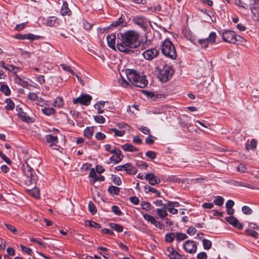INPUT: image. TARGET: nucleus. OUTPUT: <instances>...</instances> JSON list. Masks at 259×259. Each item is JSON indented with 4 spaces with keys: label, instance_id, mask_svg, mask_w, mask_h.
Instances as JSON below:
<instances>
[{
    "label": "nucleus",
    "instance_id": "obj_1",
    "mask_svg": "<svg viewBox=\"0 0 259 259\" xmlns=\"http://www.w3.org/2000/svg\"><path fill=\"white\" fill-rule=\"evenodd\" d=\"M117 36L116 47L121 52H126L128 50L127 48H136L140 44L139 35L134 30H128L123 33H118Z\"/></svg>",
    "mask_w": 259,
    "mask_h": 259
},
{
    "label": "nucleus",
    "instance_id": "obj_2",
    "mask_svg": "<svg viewBox=\"0 0 259 259\" xmlns=\"http://www.w3.org/2000/svg\"><path fill=\"white\" fill-rule=\"evenodd\" d=\"M22 170L26 179H25V184L28 186H32V189L28 190L29 194L35 198H39V190L35 188V184L38 180V177L35 172L34 169L30 167L28 162L26 165H23L22 167Z\"/></svg>",
    "mask_w": 259,
    "mask_h": 259
},
{
    "label": "nucleus",
    "instance_id": "obj_3",
    "mask_svg": "<svg viewBox=\"0 0 259 259\" xmlns=\"http://www.w3.org/2000/svg\"><path fill=\"white\" fill-rule=\"evenodd\" d=\"M126 74L128 81L136 87L143 88L145 87L148 83L146 76L140 75V74H138L134 70L126 69Z\"/></svg>",
    "mask_w": 259,
    "mask_h": 259
},
{
    "label": "nucleus",
    "instance_id": "obj_4",
    "mask_svg": "<svg viewBox=\"0 0 259 259\" xmlns=\"http://www.w3.org/2000/svg\"><path fill=\"white\" fill-rule=\"evenodd\" d=\"M161 53L165 57L171 59L175 60L177 55L175 47L172 42L168 39H166L161 45Z\"/></svg>",
    "mask_w": 259,
    "mask_h": 259
},
{
    "label": "nucleus",
    "instance_id": "obj_5",
    "mask_svg": "<svg viewBox=\"0 0 259 259\" xmlns=\"http://www.w3.org/2000/svg\"><path fill=\"white\" fill-rule=\"evenodd\" d=\"M222 36L224 41L229 43H242L245 41L242 37L232 30H225L222 32Z\"/></svg>",
    "mask_w": 259,
    "mask_h": 259
},
{
    "label": "nucleus",
    "instance_id": "obj_6",
    "mask_svg": "<svg viewBox=\"0 0 259 259\" xmlns=\"http://www.w3.org/2000/svg\"><path fill=\"white\" fill-rule=\"evenodd\" d=\"M174 73L172 67L169 65H165L163 68L159 70L158 78L162 82H166L169 80Z\"/></svg>",
    "mask_w": 259,
    "mask_h": 259
},
{
    "label": "nucleus",
    "instance_id": "obj_7",
    "mask_svg": "<svg viewBox=\"0 0 259 259\" xmlns=\"http://www.w3.org/2000/svg\"><path fill=\"white\" fill-rule=\"evenodd\" d=\"M115 169L117 171L125 170L127 174L130 175H135L137 172V169L129 163L116 166Z\"/></svg>",
    "mask_w": 259,
    "mask_h": 259
},
{
    "label": "nucleus",
    "instance_id": "obj_8",
    "mask_svg": "<svg viewBox=\"0 0 259 259\" xmlns=\"http://www.w3.org/2000/svg\"><path fill=\"white\" fill-rule=\"evenodd\" d=\"M216 33L214 32H211L208 38L205 39H200L198 40V44L201 46L202 48H206L208 46L209 43L211 44L215 41Z\"/></svg>",
    "mask_w": 259,
    "mask_h": 259
},
{
    "label": "nucleus",
    "instance_id": "obj_9",
    "mask_svg": "<svg viewBox=\"0 0 259 259\" xmlns=\"http://www.w3.org/2000/svg\"><path fill=\"white\" fill-rule=\"evenodd\" d=\"M159 54V50L155 48L149 49L145 51L142 55L144 58L147 60H152L156 58Z\"/></svg>",
    "mask_w": 259,
    "mask_h": 259
},
{
    "label": "nucleus",
    "instance_id": "obj_10",
    "mask_svg": "<svg viewBox=\"0 0 259 259\" xmlns=\"http://www.w3.org/2000/svg\"><path fill=\"white\" fill-rule=\"evenodd\" d=\"M92 100V97L89 95H82L80 97L73 99V103L74 104H80L85 106L89 105Z\"/></svg>",
    "mask_w": 259,
    "mask_h": 259
},
{
    "label": "nucleus",
    "instance_id": "obj_11",
    "mask_svg": "<svg viewBox=\"0 0 259 259\" xmlns=\"http://www.w3.org/2000/svg\"><path fill=\"white\" fill-rule=\"evenodd\" d=\"M183 248L187 252L193 253L196 251L197 245L194 241L189 240L183 244Z\"/></svg>",
    "mask_w": 259,
    "mask_h": 259
},
{
    "label": "nucleus",
    "instance_id": "obj_12",
    "mask_svg": "<svg viewBox=\"0 0 259 259\" xmlns=\"http://www.w3.org/2000/svg\"><path fill=\"white\" fill-rule=\"evenodd\" d=\"M133 22L142 28H145L148 22L147 19L143 16L134 17L133 19Z\"/></svg>",
    "mask_w": 259,
    "mask_h": 259
},
{
    "label": "nucleus",
    "instance_id": "obj_13",
    "mask_svg": "<svg viewBox=\"0 0 259 259\" xmlns=\"http://www.w3.org/2000/svg\"><path fill=\"white\" fill-rule=\"evenodd\" d=\"M145 179L148 181L149 184L152 186L158 184L160 183V179L155 176L153 173H148L146 175Z\"/></svg>",
    "mask_w": 259,
    "mask_h": 259
},
{
    "label": "nucleus",
    "instance_id": "obj_14",
    "mask_svg": "<svg viewBox=\"0 0 259 259\" xmlns=\"http://www.w3.org/2000/svg\"><path fill=\"white\" fill-rule=\"evenodd\" d=\"M41 37L38 35H35L31 33L22 34L21 33H18L15 35V38L18 39L24 40V39H30L31 40L38 39Z\"/></svg>",
    "mask_w": 259,
    "mask_h": 259
},
{
    "label": "nucleus",
    "instance_id": "obj_15",
    "mask_svg": "<svg viewBox=\"0 0 259 259\" xmlns=\"http://www.w3.org/2000/svg\"><path fill=\"white\" fill-rule=\"evenodd\" d=\"M46 141L50 144V147L53 149H56L57 147V144L58 143V139L57 136L51 134L46 136Z\"/></svg>",
    "mask_w": 259,
    "mask_h": 259
},
{
    "label": "nucleus",
    "instance_id": "obj_16",
    "mask_svg": "<svg viewBox=\"0 0 259 259\" xmlns=\"http://www.w3.org/2000/svg\"><path fill=\"white\" fill-rule=\"evenodd\" d=\"M226 220L231 225L233 226L234 227L241 230L242 229L243 226V225L240 223L238 219L233 216H230L226 218Z\"/></svg>",
    "mask_w": 259,
    "mask_h": 259
},
{
    "label": "nucleus",
    "instance_id": "obj_17",
    "mask_svg": "<svg viewBox=\"0 0 259 259\" xmlns=\"http://www.w3.org/2000/svg\"><path fill=\"white\" fill-rule=\"evenodd\" d=\"M108 46L112 49H115L116 35L114 33L108 34L106 37Z\"/></svg>",
    "mask_w": 259,
    "mask_h": 259
},
{
    "label": "nucleus",
    "instance_id": "obj_18",
    "mask_svg": "<svg viewBox=\"0 0 259 259\" xmlns=\"http://www.w3.org/2000/svg\"><path fill=\"white\" fill-rule=\"evenodd\" d=\"M96 171H97V165L95 166V168H92L90 169L89 177L91 178L90 184L92 185H94V183L97 181Z\"/></svg>",
    "mask_w": 259,
    "mask_h": 259
},
{
    "label": "nucleus",
    "instance_id": "obj_19",
    "mask_svg": "<svg viewBox=\"0 0 259 259\" xmlns=\"http://www.w3.org/2000/svg\"><path fill=\"white\" fill-rule=\"evenodd\" d=\"M18 116L21 118L22 120L26 123H29L33 122V120L32 118L28 116L26 113L21 111L18 113Z\"/></svg>",
    "mask_w": 259,
    "mask_h": 259
},
{
    "label": "nucleus",
    "instance_id": "obj_20",
    "mask_svg": "<svg viewBox=\"0 0 259 259\" xmlns=\"http://www.w3.org/2000/svg\"><path fill=\"white\" fill-rule=\"evenodd\" d=\"M122 16H123V15H121V16L120 18H119L118 19V20L112 22V23L111 24L110 26H111L113 27H117L120 25L124 26H126V23H124V20L122 17Z\"/></svg>",
    "mask_w": 259,
    "mask_h": 259
},
{
    "label": "nucleus",
    "instance_id": "obj_21",
    "mask_svg": "<svg viewBox=\"0 0 259 259\" xmlns=\"http://www.w3.org/2000/svg\"><path fill=\"white\" fill-rule=\"evenodd\" d=\"M122 149L126 152H136L138 149L130 144H125L122 146Z\"/></svg>",
    "mask_w": 259,
    "mask_h": 259
},
{
    "label": "nucleus",
    "instance_id": "obj_22",
    "mask_svg": "<svg viewBox=\"0 0 259 259\" xmlns=\"http://www.w3.org/2000/svg\"><path fill=\"white\" fill-rule=\"evenodd\" d=\"M144 190L146 193H148L149 192H151L155 193L157 197H160V192L157 190L155 188L151 187L149 186L146 185L144 186Z\"/></svg>",
    "mask_w": 259,
    "mask_h": 259
},
{
    "label": "nucleus",
    "instance_id": "obj_23",
    "mask_svg": "<svg viewBox=\"0 0 259 259\" xmlns=\"http://www.w3.org/2000/svg\"><path fill=\"white\" fill-rule=\"evenodd\" d=\"M257 141L255 139H252L251 140L249 144H246L245 145V149L247 151H249L250 149L252 151H254L256 148Z\"/></svg>",
    "mask_w": 259,
    "mask_h": 259
},
{
    "label": "nucleus",
    "instance_id": "obj_24",
    "mask_svg": "<svg viewBox=\"0 0 259 259\" xmlns=\"http://www.w3.org/2000/svg\"><path fill=\"white\" fill-rule=\"evenodd\" d=\"M58 24V19L55 16L49 17L47 19L46 24L49 26H54L55 24Z\"/></svg>",
    "mask_w": 259,
    "mask_h": 259
},
{
    "label": "nucleus",
    "instance_id": "obj_25",
    "mask_svg": "<svg viewBox=\"0 0 259 259\" xmlns=\"http://www.w3.org/2000/svg\"><path fill=\"white\" fill-rule=\"evenodd\" d=\"M252 18L254 21H257L259 19V7H253L251 8Z\"/></svg>",
    "mask_w": 259,
    "mask_h": 259
},
{
    "label": "nucleus",
    "instance_id": "obj_26",
    "mask_svg": "<svg viewBox=\"0 0 259 259\" xmlns=\"http://www.w3.org/2000/svg\"><path fill=\"white\" fill-rule=\"evenodd\" d=\"M109 226L113 230L117 232H121L123 231V227L119 224L111 223L109 224Z\"/></svg>",
    "mask_w": 259,
    "mask_h": 259
},
{
    "label": "nucleus",
    "instance_id": "obj_27",
    "mask_svg": "<svg viewBox=\"0 0 259 259\" xmlns=\"http://www.w3.org/2000/svg\"><path fill=\"white\" fill-rule=\"evenodd\" d=\"M15 81L16 83L24 88H27L28 85H29V83L27 81L23 80L18 75H16L15 78Z\"/></svg>",
    "mask_w": 259,
    "mask_h": 259
},
{
    "label": "nucleus",
    "instance_id": "obj_28",
    "mask_svg": "<svg viewBox=\"0 0 259 259\" xmlns=\"http://www.w3.org/2000/svg\"><path fill=\"white\" fill-rule=\"evenodd\" d=\"M71 13V11L68 8L67 4L66 2L63 3V6L61 8V14L62 16H65L66 15H69V13Z\"/></svg>",
    "mask_w": 259,
    "mask_h": 259
},
{
    "label": "nucleus",
    "instance_id": "obj_29",
    "mask_svg": "<svg viewBox=\"0 0 259 259\" xmlns=\"http://www.w3.org/2000/svg\"><path fill=\"white\" fill-rule=\"evenodd\" d=\"M120 191V188L119 187L114 186H110L108 188V191L109 193L112 195H118Z\"/></svg>",
    "mask_w": 259,
    "mask_h": 259
},
{
    "label": "nucleus",
    "instance_id": "obj_30",
    "mask_svg": "<svg viewBox=\"0 0 259 259\" xmlns=\"http://www.w3.org/2000/svg\"><path fill=\"white\" fill-rule=\"evenodd\" d=\"M0 66L9 71H13L15 68L13 65L6 64L4 61H0Z\"/></svg>",
    "mask_w": 259,
    "mask_h": 259
},
{
    "label": "nucleus",
    "instance_id": "obj_31",
    "mask_svg": "<svg viewBox=\"0 0 259 259\" xmlns=\"http://www.w3.org/2000/svg\"><path fill=\"white\" fill-rule=\"evenodd\" d=\"M93 133L94 128L93 127H87L84 131V136L88 138L92 137Z\"/></svg>",
    "mask_w": 259,
    "mask_h": 259
},
{
    "label": "nucleus",
    "instance_id": "obj_32",
    "mask_svg": "<svg viewBox=\"0 0 259 259\" xmlns=\"http://www.w3.org/2000/svg\"><path fill=\"white\" fill-rule=\"evenodd\" d=\"M42 112L47 115L49 116L55 113V110L53 108H44L41 109Z\"/></svg>",
    "mask_w": 259,
    "mask_h": 259
},
{
    "label": "nucleus",
    "instance_id": "obj_33",
    "mask_svg": "<svg viewBox=\"0 0 259 259\" xmlns=\"http://www.w3.org/2000/svg\"><path fill=\"white\" fill-rule=\"evenodd\" d=\"M122 159H123L121 158L119 156H117L116 155H113L110 157L108 163L109 164L111 162H114L115 164H116L121 161Z\"/></svg>",
    "mask_w": 259,
    "mask_h": 259
},
{
    "label": "nucleus",
    "instance_id": "obj_34",
    "mask_svg": "<svg viewBox=\"0 0 259 259\" xmlns=\"http://www.w3.org/2000/svg\"><path fill=\"white\" fill-rule=\"evenodd\" d=\"M64 101L62 98L58 97L54 101V106L55 107L61 108L63 106Z\"/></svg>",
    "mask_w": 259,
    "mask_h": 259
},
{
    "label": "nucleus",
    "instance_id": "obj_35",
    "mask_svg": "<svg viewBox=\"0 0 259 259\" xmlns=\"http://www.w3.org/2000/svg\"><path fill=\"white\" fill-rule=\"evenodd\" d=\"M213 203L218 206H222L224 202V199L222 196H216Z\"/></svg>",
    "mask_w": 259,
    "mask_h": 259
},
{
    "label": "nucleus",
    "instance_id": "obj_36",
    "mask_svg": "<svg viewBox=\"0 0 259 259\" xmlns=\"http://www.w3.org/2000/svg\"><path fill=\"white\" fill-rule=\"evenodd\" d=\"M202 243L203 247L205 249L208 250L212 246L211 242L206 239H204L202 240Z\"/></svg>",
    "mask_w": 259,
    "mask_h": 259
},
{
    "label": "nucleus",
    "instance_id": "obj_37",
    "mask_svg": "<svg viewBox=\"0 0 259 259\" xmlns=\"http://www.w3.org/2000/svg\"><path fill=\"white\" fill-rule=\"evenodd\" d=\"M156 213L161 219H163L168 215L166 210L164 209L157 208L156 209Z\"/></svg>",
    "mask_w": 259,
    "mask_h": 259
},
{
    "label": "nucleus",
    "instance_id": "obj_38",
    "mask_svg": "<svg viewBox=\"0 0 259 259\" xmlns=\"http://www.w3.org/2000/svg\"><path fill=\"white\" fill-rule=\"evenodd\" d=\"M176 237V235L173 233H167L165 235V241L166 242L171 243Z\"/></svg>",
    "mask_w": 259,
    "mask_h": 259
},
{
    "label": "nucleus",
    "instance_id": "obj_39",
    "mask_svg": "<svg viewBox=\"0 0 259 259\" xmlns=\"http://www.w3.org/2000/svg\"><path fill=\"white\" fill-rule=\"evenodd\" d=\"M6 103L7 104L6 107L7 110H10L14 108L15 104L11 99H7L6 100Z\"/></svg>",
    "mask_w": 259,
    "mask_h": 259
},
{
    "label": "nucleus",
    "instance_id": "obj_40",
    "mask_svg": "<svg viewBox=\"0 0 259 259\" xmlns=\"http://www.w3.org/2000/svg\"><path fill=\"white\" fill-rule=\"evenodd\" d=\"M88 207H89V209L90 212L92 214H94L96 213V212H97L96 206L93 202L91 201L89 202Z\"/></svg>",
    "mask_w": 259,
    "mask_h": 259
},
{
    "label": "nucleus",
    "instance_id": "obj_41",
    "mask_svg": "<svg viewBox=\"0 0 259 259\" xmlns=\"http://www.w3.org/2000/svg\"><path fill=\"white\" fill-rule=\"evenodd\" d=\"M105 103L108 104L109 102L108 101H101L98 102V114H101L104 112V110L101 108L104 107Z\"/></svg>",
    "mask_w": 259,
    "mask_h": 259
},
{
    "label": "nucleus",
    "instance_id": "obj_42",
    "mask_svg": "<svg viewBox=\"0 0 259 259\" xmlns=\"http://www.w3.org/2000/svg\"><path fill=\"white\" fill-rule=\"evenodd\" d=\"M111 178H112L113 182L115 184H116L118 186H119L121 184L122 181H121V179L119 177H117V176L114 175H112Z\"/></svg>",
    "mask_w": 259,
    "mask_h": 259
},
{
    "label": "nucleus",
    "instance_id": "obj_43",
    "mask_svg": "<svg viewBox=\"0 0 259 259\" xmlns=\"http://www.w3.org/2000/svg\"><path fill=\"white\" fill-rule=\"evenodd\" d=\"M176 238L177 240L181 241L183 240L188 238V236L186 234L182 233H176Z\"/></svg>",
    "mask_w": 259,
    "mask_h": 259
},
{
    "label": "nucleus",
    "instance_id": "obj_44",
    "mask_svg": "<svg viewBox=\"0 0 259 259\" xmlns=\"http://www.w3.org/2000/svg\"><path fill=\"white\" fill-rule=\"evenodd\" d=\"M246 233L247 235H249L255 238H258V233L254 230H252L251 229H247L246 230Z\"/></svg>",
    "mask_w": 259,
    "mask_h": 259
},
{
    "label": "nucleus",
    "instance_id": "obj_45",
    "mask_svg": "<svg viewBox=\"0 0 259 259\" xmlns=\"http://www.w3.org/2000/svg\"><path fill=\"white\" fill-rule=\"evenodd\" d=\"M111 153L114 154V155L117 156H119L121 158H123V155L122 154L121 150L118 148L114 147V148L112 150V151H111Z\"/></svg>",
    "mask_w": 259,
    "mask_h": 259
},
{
    "label": "nucleus",
    "instance_id": "obj_46",
    "mask_svg": "<svg viewBox=\"0 0 259 259\" xmlns=\"http://www.w3.org/2000/svg\"><path fill=\"white\" fill-rule=\"evenodd\" d=\"M1 91L7 96L10 95L11 94L10 90L7 85H2L1 87Z\"/></svg>",
    "mask_w": 259,
    "mask_h": 259
},
{
    "label": "nucleus",
    "instance_id": "obj_47",
    "mask_svg": "<svg viewBox=\"0 0 259 259\" xmlns=\"http://www.w3.org/2000/svg\"><path fill=\"white\" fill-rule=\"evenodd\" d=\"M171 251L170 257H169L170 259H180L181 258V255L178 252L175 250H172Z\"/></svg>",
    "mask_w": 259,
    "mask_h": 259
},
{
    "label": "nucleus",
    "instance_id": "obj_48",
    "mask_svg": "<svg viewBox=\"0 0 259 259\" xmlns=\"http://www.w3.org/2000/svg\"><path fill=\"white\" fill-rule=\"evenodd\" d=\"M84 223L85 226H88L90 228H96L97 227V223L92 221L87 220L85 221Z\"/></svg>",
    "mask_w": 259,
    "mask_h": 259
},
{
    "label": "nucleus",
    "instance_id": "obj_49",
    "mask_svg": "<svg viewBox=\"0 0 259 259\" xmlns=\"http://www.w3.org/2000/svg\"><path fill=\"white\" fill-rule=\"evenodd\" d=\"M144 218L148 222H150L151 224L153 225L154 224L155 221H156L155 219L152 215H150L148 214H145L143 215Z\"/></svg>",
    "mask_w": 259,
    "mask_h": 259
},
{
    "label": "nucleus",
    "instance_id": "obj_50",
    "mask_svg": "<svg viewBox=\"0 0 259 259\" xmlns=\"http://www.w3.org/2000/svg\"><path fill=\"white\" fill-rule=\"evenodd\" d=\"M234 4L236 6L244 9H247L248 7V6L241 0H235Z\"/></svg>",
    "mask_w": 259,
    "mask_h": 259
},
{
    "label": "nucleus",
    "instance_id": "obj_51",
    "mask_svg": "<svg viewBox=\"0 0 259 259\" xmlns=\"http://www.w3.org/2000/svg\"><path fill=\"white\" fill-rule=\"evenodd\" d=\"M112 211L117 215H120L122 214L119 207L118 206L114 205L111 208Z\"/></svg>",
    "mask_w": 259,
    "mask_h": 259
},
{
    "label": "nucleus",
    "instance_id": "obj_52",
    "mask_svg": "<svg viewBox=\"0 0 259 259\" xmlns=\"http://www.w3.org/2000/svg\"><path fill=\"white\" fill-rule=\"evenodd\" d=\"M142 209L148 210L150 209L151 204L147 201H142L141 203Z\"/></svg>",
    "mask_w": 259,
    "mask_h": 259
},
{
    "label": "nucleus",
    "instance_id": "obj_53",
    "mask_svg": "<svg viewBox=\"0 0 259 259\" xmlns=\"http://www.w3.org/2000/svg\"><path fill=\"white\" fill-rule=\"evenodd\" d=\"M61 66L64 70L68 72H70L72 75H75L74 72L71 69V67L69 66L64 64H61Z\"/></svg>",
    "mask_w": 259,
    "mask_h": 259
},
{
    "label": "nucleus",
    "instance_id": "obj_54",
    "mask_svg": "<svg viewBox=\"0 0 259 259\" xmlns=\"http://www.w3.org/2000/svg\"><path fill=\"white\" fill-rule=\"evenodd\" d=\"M111 131L114 132L115 136L122 137L125 134V131L123 130L118 131L115 128H111Z\"/></svg>",
    "mask_w": 259,
    "mask_h": 259
},
{
    "label": "nucleus",
    "instance_id": "obj_55",
    "mask_svg": "<svg viewBox=\"0 0 259 259\" xmlns=\"http://www.w3.org/2000/svg\"><path fill=\"white\" fill-rule=\"evenodd\" d=\"M242 211L245 214H250L252 212V209L247 206H243L242 207Z\"/></svg>",
    "mask_w": 259,
    "mask_h": 259
},
{
    "label": "nucleus",
    "instance_id": "obj_56",
    "mask_svg": "<svg viewBox=\"0 0 259 259\" xmlns=\"http://www.w3.org/2000/svg\"><path fill=\"white\" fill-rule=\"evenodd\" d=\"M233 184L235 186H242V187H247V188H252V189L253 188L250 186L247 185L244 183L241 182H239V181H234L233 182Z\"/></svg>",
    "mask_w": 259,
    "mask_h": 259
},
{
    "label": "nucleus",
    "instance_id": "obj_57",
    "mask_svg": "<svg viewBox=\"0 0 259 259\" xmlns=\"http://www.w3.org/2000/svg\"><path fill=\"white\" fill-rule=\"evenodd\" d=\"M21 248L23 252H25L28 255H31L32 253V250L31 248L26 247L23 245H20Z\"/></svg>",
    "mask_w": 259,
    "mask_h": 259
},
{
    "label": "nucleus",
    "instance_id": "obj_58",
    "mask_svg": "<svg viewBox=\"0 0 259 259\" xmlns=\"http://www.w3.org/2000/svg\"><path fill=\"white\" fill-rule=\"evenodd\" d=\"M148 10L152 12H156L161 10V7L160 5H157L156 6L151 7L148 8Z\"/></svg>",
    "mask_w": 259,
    "mask_h": 259
},
{
    "label": "nucleus",
    "instance_id": "obj_59",
    "mask_svg": "<svg viewBox=\"0 0 259 259\" xmlns=\"http://www.w3.org/2000/svg\"><path fill=\"white\" fill-rule=\"evenodd\" d=\"M146 155L151 159H154L156 157V153L152 151H148Z\"/></svg>",
    "mask_w": 259,
    "mask_h": 259
},
{
    "label": "nucleus",
    "instance_id": "obj_60",
    "mask_svg": "<svg viewBox=\"0 0 259 259\" xmlns=\"http://www.w3.org/2000/svg\"><path fill=\"white\" fill-rule=\"evenodd\" d=\"M5 226L8 229L10 230L14 234H16L17 233V230L14 226L9 224H5Z\"/></svg>",
    "mask_w": 259,
    "mask_h": 259
},
{
    "label": "nucleus",
    "instance_id": "obj_61",
    "mask_svg": "<svg viewBox=\"0 0 259 259\" xmlns=\"http://www.w3.org/2000/svg\"><path fill=\"white\" fill-rule=\"evenodd\" d=\"M118 82L120 83L122 87L125 88H127L130 85V83L127 82L122 77L121 79L118 80Z\"/></svg>",
    "mask_w": 259,
    "mask_h": 259
},
{
    "label": "nucleus",
    "instance_id": "obj_62",
    "mask_svg": "<svg viewBox=\"0 0 259 259\" xmlns=\"http://www.w3.org/2000/svg\"><path fill=\"white\" fill-rule=\"evenodd\" d=\"M196 232L197 230L195 228L191 227L188 229L187 233L189 235H194L196 233Z\"/></svg>",
    "mask_w": 259,
    "mask_h": 259
},
{
    "label": "nucleus",
    "instance_id": "obj_63",
    "mask_svg": "<svg viewBox=\"0 0 259 259\" xmlns=\"http://www.w3.org/2000/svg\"><path fill=\"white\" fill-rule=\"evenodd\" d=\"M130 201L135 205H137L139 203V199L136 196L131 197L130 198Z\"/></svg>",
    "mask_w": 259,
    "mask_h": 259
},
{
    "label": "nucleus",
    "instance_id": "obj_64",
    "mask_svg": "<svg viewBox=\"0 0 259 259\" xmlns=\"http://www.w3.org/2000/svg\"><path fill=\"white\" fill-rule=\"evenodd\" d=\"M197 259H207V255L205 252H201L197 254Z\"/></svg>",
    "mask_w": 259,
    "mask_h": 259
}]
</instances>
